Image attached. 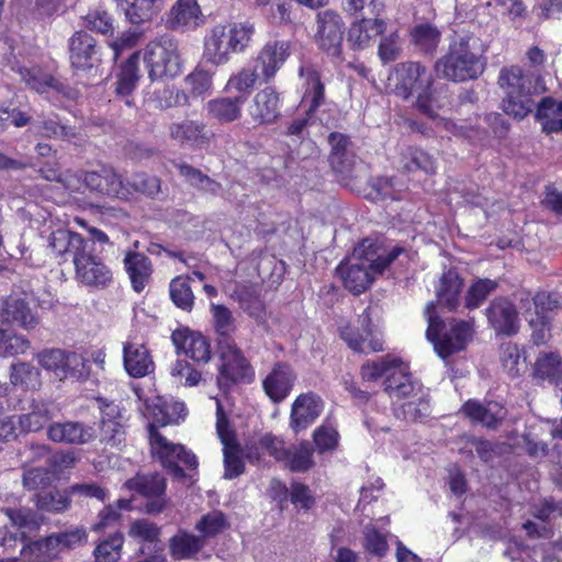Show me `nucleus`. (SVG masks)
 Returning a JSON list of instances; mask_svg holds the SVG:
<instances>
[{
  "label": "nucleus",
  "mask_w": 562,
  "mask_h": 562,
  "mask_svg": "<svg viewBox=\"0 0 562 562\" xmlns=\"http://www.w3.org/2000/svg\"><path fill=\"white\" fill-rule=\"evenodd\" d=\"M300 75L305 77L306 85L301 106L307 116H313L325 102V87L321 81L319 74L311 67H301Z\"/></svg>",
  "instance_id": "36"
},
{
  "label": "nucleus",
  "mask_w": 562,
  "mask_h": 562,
  "mask_svg": "<svg viewBox=\"0 0 562 562\" xmlns=\"http://www.w3.org/2000/svg\"><path fill=\"white\" fill-rule=\"evenodd\" d=\"M290 56V44L285 41L268 42L259 52L255 66L265 82L270 81Z\"/></svg>",
  "instance_id": "20"
},
{
  "label": "nucleus",
  "mask_w": 562,
  "mask_h": 562,
  "mask_svg": "<svg viewBox=\"0 0 562 562\" xmlns=\"http://www.w3.org/2000/svg\"><path fill=\"white\" fill-rule=\"evenodd\" d=\"M205 543L199 535L186 530H179L169 543L170 554L175 560H188L198 554Z\"/></svg>",
  "instance_id": "41"
},
{
  "label": "nucleus",
  "mask_w": 562,
  "mask_h": 562,
  "mask_svg": "<svg viewBox=\"0 0 562 562\" xmlns=\"http://www.w3.org/2000/svg\"><path fill=\"white\" fill-rule=\"evenodd\" d=\"M123 542L122 533H114L102 541L94 550L97 562H116L121 555Z\"/></svg>",
  "instance_id": "64"
},
{
  "label": "nucleus",
  "mask_w": 562,
  "mask_h": 562,
  "mask_svg": "<svg viewBox=\"0 0 562 562\" xmlns=\"http://www.w3.org/2000/svg\"><path fill=\"white\" fill-rule=\"evenodd\" d=\"M255 34L250 22H233L215 25L205 37L204 57L215 66L224 65L234 53L244 52Z\"/></svg>",
  "instance_id": "6"
},
{
  "label": "nucleus",
  "mask_w": 562,
  "mask_h": 562,
  "mask_svg": "<svg viewBox=\"0 0 562 562\" xmlns=\"http://www.w3.org/2000/svg\"><path fill=\"white\" fill-rule=\"evenodd\" d=\"M21 80L32 90L44 93L48 89L59 90L60 82L54 78L50 74L45 72L38 67L19 68Z\"/></svg>",
  "instance_id": "47"
},
{
  "label": "nucleus",
  "mask_w": 562,
  "mask_h": 562,
  "mask_svg": "<svg viewBox=\"0 0 562 562\" xmlns=\"http://www.w3.org/2000/svg\"><path fill=\"white\" fill-rule=\"evenodd\" d=\"M36 132L46 138L59 139L81 146L85 138L75 126L64 124L57 115H48L34 124Z\"/></svg>",
  "instance_id": "32"
},
{
  "label": "nucleus",
  "mask_w": 562,
  "mask_h": 562,
  "mask_svg": "<svg viewBox=\"0 0 562 562\" xmlns=\"http://www.w3.org/2000/svg\"><path fill=\"white\" fill-rule=\"evenodd\" d=\"M213 71L196 67L189 74L184 81L192 97H203L211 93L213 89Z\"/></svg>",
  "instance_id": "58"
},
{
  "label": "nucleus",
  "mask_w": 562,
  "mask_h": 562,
  "mask_svg": "<svg viewBox=\"0 0 562 562\" xmlns=\"http://www.w3.org/2000/svg\"><path fill=\"white\" fill-rule=\"evenodd\" d=\"M501 362L504 370L513 378L519 376L526 370V358L521 357L516 344L507 342L501 347Z\"/></svg>",
  "instance_id": "55"
},
{
  "label": "nucleus",
  "mask_w": 562,
  "mask_h": 562,
  "mask_svg": "<svg viewBox=\"0 0 562 562\" xmlns=\"http://www.w3.org/2000/svg\"><path fill=\"white\" fill-rule=\"evenodd\" d=\"M216 431L221 439L224 454V477L232 480L245 471V464L240 456V447L236 441L235 432L229 428V422L224 413L220 400L216 398Z\"/></svg>",
  "instance_id": "14"
},
{
  "label": "nucleus",
  "mask_w": 562,
  "mask_h": 562,
  "mask_svg": "<svg viewBox=\"0 0 562 562\" xmlns=\"http://www.w3.org/2000/svg\"><path fill=\"white\" fill-rule=\"evenodd\" d=\"M5 516L10 520L15 531H7L1 539V546L4 548V552L14 551L18 544L25 543L26 538L34 531H36L42 519L40 515L30 508L12 509L7 508L4 510Z\"/></svg>",
  "instance_id": "15"
},
{
  "label": "nucleus",
  "mask_w": 562,
  "mask_h": 562,
  "mask_svg": "<svg viewBox=\"0 0 562 562\" xmlns=\"http://www.w3.org/2000/svg\"><path fill=\"white\" fill-rule=\"evenodd\" d=\"M532 376L548 380L555 386L562 381V357L558 352H540L535 361Z\"/></svg>",
  "instance_id": "39"
},
{
  "label": "nucleus",
  "mask_w": 562,
  "mask_h": 562,
  "mask_svg": "<svg viewBox=\"0 0 562 562\" xmlns=\"http://www.w3.org/2000/svg\"><path fill=\"white\" fill-rule=\"evenodd\" d=\"M314 449L308 441H302L297 446L288 448V458L283 460V464L292 472H306L313 465Z\"/></svg>",
  "instance_id": "49"
},
{
  "label": "nucleus",
  "mask_w": 562,
  "mask_h": 562,
  "mask_svg": "<svg viewBox=\"0 0 562 562\" xmlns=\"http://www.w3.org/2000/svg\"><path fill=\"white\" fill-rule=\"evenodd\" d=\"M124 270L127 273L132 289L140 293L153 274V263L150 259L143 252L128 250L123 259Z\"/></svg>",
  "instance_id": "31"
},
{
  "label": "nucleus",
  "mask_w": 562,
  "mask_h": 562,
  "mask_svg": "<svg viewBox=\"0 0 562 562\" xmlns=\"http://www.w3.org/2000/svg\"><path fill=\"white\" fill-rule=\"evenodd\" d=\"M486 50L485 43L473 32L454 33L435 69L440 77L453 82L475 80L486 69Z\"/></svg>",
  "instance_id": "1"
},
{
  "label": "nucleus",
  "mask_w": 562,
  "mask_h": 562,
  "mask_svg": "<svg viewBox=\"0 0 562 562\" xmlns=\"http://www.w3.org/2000/svg\"><path fill=\"white\" fill-rule=\"evenodd\" d=\"M47 438L57 443L82 446L95 438L92 426L81 422L53 423L47 427Z\"/></svg>",
  "instance_id": "21"
},
{
  "label": "nucleus",
  "mask_w": 562,
  "mask_h": 562,
  "mask_svg": "<svg viewBox=\"0 0 562 562\" xmlns=\"http://www.w3.org/2000/svg\"><path fill=\"white\" fill-rule=\"evenodd\" d=\"M401 168L406 172L423 170L426 173H434L436 166L434 158L420 148L408 147L401 155Z\"/></svg>",
  "instance_id": "50"
},
{
  "label": "nucleus",
  "mask_w": 562,
  "mask_h": 562,
  "mask_svg": "<svg viewBox=\"0 0 562 562\" xmlns=\"http://www.w3.org/2000/svg\"><path fill=\"white\" fill-rule=\"evenodd\" d=\"M74 278L83 288L101 291L114 283V273L104 259L93 252V243H89L75 257Z\"/></svg>",
  "instance_id": "8"
},
{
  "label": "nucleus",
  "mask_w": 562,
  "mask_h": 562,
  "mask_svg": "<svg viewBox=\"0 0 562 562\" xmlns=\"http://www.w3.org/2000/svg\"><path fill=\"white\" fill-rule=\"evenodd\" d=\"M339 333L348 347L357 352L370 353L383 350L381 335L372 325L369 308L358 316L357 326H342Z\"/></svg>",
  "instance_id": "13"
},
{
  "label": "nucleus",
  "mask_w": 562,
  "mask_h": 562,
  "mask_svg": "<svg viewBox=\"0 0 562 562\" xmlns=\"http://www.w3.org/2000/svg\"><path fill=\"white\" fill-rule=\"evenodd\" d=\"M19 552L24 557V562H52L57 555L53 547L48 546L47 537L41 541L23 544Z\"/></svg>",
  "instance_id": "61"
},
{
  "label": "nucleus",
  "mask_w": 562,
  "mask_h": 562,
  "mask_svg": "<svg viewBox=\"0 0 562 562\" xmlns=\"http://www.w3.org/2000/svg\"><path fill=\"white\" fill-rule=\"evenodd\" d=\"M58 409L53 402L33 400L30 412L18 416L22 431H38L57 416Z\"/></svg>",
  "instance_id": "34"
},
{
  "label": "nucleus",
  "mask_w": 562,
  "mask_h": 562,
  "mask_svg": "<svg viewBox=\"0 0 562 562\" xmlns=\"http://www.w3.org/2000/svg\"><path fill=\"white\" fill-rule=\"evenodd\" d=\"M125 486L150 499L145 505L148 514L161 513L166 506V481L158 473L137 474L125 482Z\"/></svg>",
  "instance_id": "17"
},
{
  "label": "nucleus",
  "mask_w": 562,
  "mask_h": 562,
  "mask_svg": "<svg viewBox=\"0 0 562 562\" xmlns=\"http://www.w3.org/2000/svg\"><path fill=\"white\" fill-rule=\"evenodd\" d=\"M149 438L151 450L158 457L164 468H166L176 479H186L187 475L179 462H182L189 470L198 468L195 454L188 451L182 445L173 443L167 440L156 430L154 425L149 426Z\"/></svg>",
  "instance_id": "11"
},
{
  "label": "nucleus",
  "mask_w": 562,
  "mask_h": 562,
  "mask_svg": "<svg viewBox=\"0 0 562 562\" xmlns=\"http://www.w3.org/2000/svg\"><path fill=\"white\" fill-rule=\"evenodd\" d=\"M11 371V383L20 385L25 389H34L40 384V372L38 370L26 362H19L12 364Z\"/></svg>",
  "instance_id": "62"
},
{
  "label": "nucleus",
  "mask_w": 562,
  "mask_h": 562,
  "mask_svg": "<svg viewBox=\"0 0 562 562\" xmlns=\"http://www.w3.org/2000/svg\"><path fill=\"white\" fill-rule=\"evenodd\" d=\"M144 60L150 79L176 77L180 72L178 43L168 36L150 42L145 49Z\"/></svg>",
  "instance_id": "10"
},
{
  "label": "nucleus",
  "mask_w": 562,
  "mask_h": 562,
  "mask_svg": "<svg viewBox=\"0 0 562 562\" xmlns=\"http://www.w3.org/2000/svg\"><path fill=\"white\" fill-rule=\"evenodd\" d=\"M211 311L217 334V346L224 340H234L232 333L235 331V319L232 312L226 306L216 304H212Z\"/></svg>",
  "instance_id": "56"
},
{
  "label": "nucleus",
  "mask_w": 562,
  "mask_h": 562,
  "mask_svg": "<svg viewBox=\"0 0 562 562\" xmlns=\"http://www.w3.org/2000/svg\"><path fill=\"white\" fill-rule=\"evenodd\" d=\"M161 180L156 176L144 172H137L124 180V188L128 191V196L134 192L143 193L154 198L160 192Z\"/></svg>",
  "instance_id": "53"
},
{
  "label": "nucleus",
  "mask_w": 562,
  "mask_h": 562,
  "mask_svg": "<svg viewBox=\"0 0 562 562\" xmlns=\"http://www.w3.org/2000/svg\"><path fill=\"white\" fill-rule=\"evenodd\" d=\"M323 411L322 398L312 393H304L296 397L291 407L290 425L295 432L306 429L313 424Z\"/></svg>",
  "instance_id": "24"
},
{
  "label": "nucleus",
  "mask_w": 562,
  "mask_h": 562,
  "mask_svg": "<svg viewBox=\"0 0 562 562\" xmlns=\"http://www.w3.org/2000/svg\"><path fill=\"white\" fill-rule=\"evenodd\" d=\"M0 322L18 325L25 330H31L37 326L38 317L32 312L24 299L18 295H10L5 299H0Z\"/></svg>",
  "instance_id": "23"
},
{
  "label": "nucleus",
  "mask_w": 562,
  "mask_h": 562,
  "mask_svg": "<svg viewBox=\"0 0 562 562\" xmlns=\"http://www.w3.org/2000/svg\"><path fill=\"white\" fill-rule=\"evenodd\" d=\"M411 37L412 43L419 52L432 54L441 41V32L436 25L424 22L412 29Z\"/></svg>",
  "instance_id": "46"
},
{
  "label": "nucleus",
  "mask_w": 562,
  "mask_h": 562,
  "mask_svg": "<svg viewBox=\"0 0 562 562\" xmlns=\"http://www.w3.org/2000/svg\"><path fill=\"white\" fill-rule=\"evenodd\" d=\"M497 288V282L491 279H477L469 288L465 295V307H479Z\"/></svg>",
  "instance_id": "60"
},
{
  "label": "nucleus",
  "mask_w": 562,
  "mask_h": 562,
  "mask_svg": "<svg viewBox=\"0 0 562 562\" xmlns=\"http://www.w3.org/2000/svg\"><path fill=\"white\" fill-rule=\"evenodd\" d=\"M296 373L292 367L284 362H277L262 381V387L268 397L274 402H282L291 392Z\"/></svg>",
  "instance_id": "22"
},
{
  "label": "nucleus",
  "mask_w": 562,
  "mask_h": 562,
  "mask_svg": "<svg viewBox=\"0 0 562 562\" xmlns=\"http://www.w3.org/2000/svg\"><path fill=\"white\" fill-rule=\"evenodd\" d=\"M487 321L496 334L512 336L519 329L516 306L505 297L494 299L485 311Z\"/></svg>",
  "instance_id": "19"
},
{
  "label": "nucleus",
  "mask_w": 562,
  "mask_h": 562,
  "mask_svg": "<svg viewBox=\"0 0 562 562\" xmlns=\"http://www.w3.org/2000/svg\"><path fill=\"white\" fill-rule=\"evenodd\" d=\"M217 347L222 361L218 368V386L225 389L238 382H251L254 371L235 340H224Z\"/></svg>",
  "instance_id": "12"
},
{
  "label": "nucleus",
  "mask_w": 562,
  "mask_h": 562,
  "mask_svg": "<svg viewBox=\"0 0 562 562\" xmlns=\"http://www.w3.org/2000/svg\"><path fill=\"white\" fill-rule=\"evenodd\" d=\"M149 108L166 111L173 108L189 105V94L175 86L156 87L147 92L145 99Z\"/></svg>",
  "instance_id": "37"
},
{
  "label": "nucleus",
  "mask_w": 562,
  "mask_h": 562,
  "mask_svg": "<svg viewBox=\"0 0 562 562\" xmlns=\"http://www.w3.org/2000/svg\"><path fill=\"white\" fill-rule=\"evenodd\" d=\"M425 313L428 321L427 339L434 345L435 351L440 358L447 359L463 350L472 339L473 319L450 318L443 321L437 315L435 302L427 304Z\"/></svg>",
  "instance_id": "3"
},
{
  "label": "nucleus",
  "mask_w": 562,
  "mask_h": 562,
  "mask_svg": "<svg viewBox=\"0 0 562 562\" xmlns=\"http://www.w3.org/2000/svg\"><path fill=\"white\" fill-rule=\"evenodd\" d=\"M170 297L175 305L183 311L190 312L194 304V295L190 286L189 277H176L169 285Z\"/></svg>",
  "instance_id": "54"
},
{
  "label": "nucleus",
  "mask_w": 562,
  "mask_h": 562,
  "mask_svg": "<svg viewBox=\"0 0 562 562\" xmlns=\"http://www.w3.org/2000/svg\"><path fill=\"white\" fill-rule=\"evenodd\" d=\"M139 54L134 53L130 58L122 65L121 71L117 76L115 92L117 95L128 97L139 79L138 74Z\"/></svg>",
  "instance_id": "48"
},
{
  "label": "nucleus",
  "mask_w": 562,
  "mask_h": 562,
  "mask_svg": "<svg viewBox=\"0 0 562 562\" xmlns=\"http://www.w3.org/2000/svg\"><path fill=\"white\" fill-rule=\"evenodd\" d=\"M70 503L71 499L66 491L54 490L36 495V506L49 513L65 512L69 508Z\"/></svg>",
  "instance_id": "59"
},
{
  "label": "nucleus",
  "mask_w": 562,
  "mask_h": 562,
  "mask_svg": "<svg viewBox=\"0 0 562 562\" xmlns=\"http://www.w3.org/2000/svg\"><path fill=\"white\" fill-rule=\"evenodd\" d=\"M158 0H119L126 18L133 24L150 21L157 12L155 3Z\"/></svg>",
  "instance_id": "51"
},
{
  "label": "nucleus",
  "mask_w": 562,
  "mask_h": 562,
  "mask_svg": "<svg viewBox=\"0 0 562 562\" xmlns=\"http://www.w3.org/2000/svg\"><path fill=\"white\" fill-rule=\"evenodd\" d=\"M81 184L92 192L126 200L128 191L124 179L111 167L102 166L99 170L79 171L66 176L65 186L71 191H79Z\"/></svg>",
  "instance_id": "9"
},
{
  "label": "nucleus",
  "mask_w": 562,
  "mask_h": 562,
  "mask_svg": "<svg viewBox=\"0 0 562 562\" xmlns=\"http://www.w3.org/2000/svg\"><path fill=\"white\" fill-rule=\"evenodd\" d=\"M68 52L70 65L75 69L86 71L101 64L100 47L86 31H77L69 37Z\"/></svg>",
  "instance_id": "16"
},
{
  "label": "nucleus",
  "mask_w": 562,
  "mask_h": 562,
  "mask_svg": "<svg viewBox=\"0 0 562 562\" xmlns=\"http://www.w3.org/2000/svg\"><path fill=\"white\" fill-rule=\"evenodd\" d=\"M345 24L340 15L325 10L317 15L316 40L319 47L328 55L338 57L341 53Z\"/></svg>",
  "instance_id": "18"
},
{
  "label": "nucleus",
  "mask_w": 562,
  "mask_h": 562,
  "mask_svg": "<svg viewBox=\"0 0 562 562\" xmlns=\"http://www.w3.org/2000/svg\"><path fill=\"white\" fill-rule=\"evenodd\" d=\"M245 102V98H218L207 102L206 109L210 115L220 122H233L240 117L241 105Z\"/></svg>",
  "instance_id": "45"
},
{
  "label": "nucleus",
  "mask_w": 562,
  "mask_h": 562,
  "mask_svg": "<svg viewBox=\"0 0 562 562\" xmlns=\"http://www.w3.org/2000/svg\"><path fill=\"white\" fill-rule=\"evenodd\" d=\"M128 536L138 542L157 543L160 528L148 519H136L130 525Z\"/></svg>",
  "instance_id": "63"
},
{
  "label": "nucleus",
  "mask_w": 562,
  "mask_h": 562,
  "mask_svg": "<svg viewBox=\"0 0 562 562\" xmlns=\"http://www.w3.org/2000/svg\"><path fill=\"white\" fill-rule=\"evenodd\" d=\"M47 243L56 258H63L64 260L71 258L74 262L77 254L81 252V248H85L90 241L78 233L58 228L49 234Z\"/></svg>",
  "instance_id": "27"
},
{
  "label": "nucleus",
  "mask_w": 562,
  "mask_h": 562,
  "mask_svg": "<svg viewBox=\"0 0 562 562\" xmlns=\"http://www.w3.org/2000/svg\"><path fill=\"white\" fill-rule=\"evenodd\" d=\"M100 440L111 447H119L125 441V430L121 424V413L117 405L103 403L101 405Z\"/></svg>",
  "instance_id": "30"
},
{
  "label": "nucleus",
  "mask_w": 562,
  "mask_h": 562,
  "mask_svg": "<svg viewBox=\"0 0 562 562\" xmlns=\"http://www.w3.org/2000/svg\"><path fill=\"white\" fill-rule=\"evenodd\" d=\"M401 252V247L386 251L379 243L366 238L353 248L351 257L341 262L336 270L347 290L353 294H361L375 276L382 273Z\"/></svg>",
  "instance_id": "2"
},
{
  "label": "nucleus",
  "mask_w": 562,
  "mask_h": 562,
  "mask_svg": "<svg viewBox=\"0 0 562 562\" xmlns=\"http://www.w3.org/2000/svg\"><path fill=\"white\" fill-rule=\"evenodd\" d=\"M173 166L186 182L196 190L211 194L212 196L217 195L221 191V183L203 173L200 169L187 162H175Z\"/></svg>",
  "instance_id": "42"
},
{
  "label": "nucleus",
  "mask_w": 562,
  "mask_h": 562,
  "mask_svg": "<svg viewBox=\"0 0 562 562\" xmlns=\"http://www.w3.org/2000/svg\"><path fill=\"white\" fill-rule=\"evenodd\" d=\"M231 296L250 317L260 318L262 316L265 306L257 286L237 283Z\"/></svg>",
  "instance_id": "43"
},
{
  "label": "nucleus",
  "mask_w": 562,
  "mask_h": 562,
  "mask_svg": "<svg viewBox=\"0 0 562 562\" xmlns=\"http://www.w3.org/2000/svg\"><path fill=\"white\" fill-rule=\"evenodd\" d=\"M123 360L126 372L133 378H143L154 370V362L144 345L125 344Z\"/></svg>",
  "instance_id": "38"
},
{
  "label": "nucleus",
  "mask_w": 562,
  "mask_h": 562,
  "mask_svg": "<svg viewBox=\"0 0 562 562\" xmlns=\"http://www.w3.org/2000/svg\"><path fill=\"white\" fill-rule=\"evenodd\" d=\"M202 12L196 0H178L170 9L167 26L175 31H184L200 24Z\"/></svg>",
  "instance_id": "33"
},
{
  "label": "nucleus",
  "mask_w": 562,
  "mask_h": 562,
  "mask_svg": "<svg viewBox=\"0 0 562 562\" xmlns=\"http://www.w3.org/2000/svg\"><path fill=\"white\" fill-rule=\"evenodd\" d=\"M498 85L505 93L502 106L506 114L521 120L533 109V94L539 92L538 79L518 66L505 67L498 76Z\"/></svg>",
  "instance_id": "4"
},
{
  "label": "nucleus",
  "mask_w": 562,
  "mask_h": 562,
  "mask_svg": "<svg viewBox=\"0 0 562 562\" xmlns=\"http://www.w3.org/2000/svg\"><path fill=\"white\" fill-rule=\"evenodd\" d=\"M462 285V279L456 271L449 270L443 273L437 288L435 305L446 306L449 311L454 310L459 305Z\"/></svg>",
  "instance_id": "40"
},
{
  "label": "nucleus",
  "mask_w": 562,
  "mask_h": 562,
  "mask_svg": "<svg viewBox=\"0 0 562 562\" xmlns=\"http://www.w3.org/2000/svg\"><path fill=\"white\" fill-rule=\"evenodd\" d=\"M48 546H52L55 552L61 550L75 549L87 541V532L82 527H75L69 530L55 532L48 537Z\"/></svg>",
  "instance_id": "52"
},
{
  "label": "nucleus",
  "mask_w": 562,
  "mask_h": 562,
  "mask_svg": "<svg viewBox=\"0 0 562 562\" xmlns=\"http://www.w3.org/2000/svg\"><path fill=\"white\" fill-rule=\"evenodd\" d=\"M330 145L329 164L333 170L340 175H349L357 164L355 146L347 135L331 133L328 136Z\"/></svg>",
  "instance_id": "25"
},
{
  "label": "nucleus",
  "mask_w": 562,
  "mask_h": 562,
  "mask_svg": "<svg viewBox=\"0 0 562 562\" xmlns=\"http://www.w3.org/2000/svg\"><path fill=\"white\" fill-rule=\"evenodd\" d=\"M250 116L257 124L273 123L280 116V94L272 87L258 91L250 105Z\"/></svg>",
  "instance_id": "28"
},
{
  "label": "nucleus",
  "mask_w": 562,
  "mask_h": 562,
  "mask_svg": "<svg viewBox=\"0 0 562 562\" xmlns=\"http://www.w3.org/2000/svg\"><path fill=\"white\" fill-rule=\"evenodd\" d=\"M386 30V23L378 16L362 18L360 21L350 25L347 42L352 49H364L369 47L373 40L382 35Z\"/></svg>",
  "instance_id": "29"
},
{
  "label": "nucleus",
  "mask_w": 562,
  "mask_h": 562,
  "mask_svg": "<svg viewBox=\"0 0 562 562\" xmlns=\"http://www.w3.org/2000/svg\"><path fill=\"white\" fill-rule=\"evenodd\" d=\"M361 375L367 381H375L385 376L384 391L391 398H405L416 390V383L413 381L407 366L391 356L367 361L361 367Z\"/></svg>",
  "instance_id": "7"
},
{
  "label": "nucleus",
  "mask_w": 562,
  "mask_h": 562,
  "mask_svg": "<svg viewBox=\"0 0 562 562\" xmlns=\"http://www.w3.org/2000/svg\"><path fill=\"white\" fill-rule=\"evenodd\" d=\"M537 119L547 133L562 131V102L550 97L543 98L537 108Z\"/></svg>",
  "instance_id": "44"
},
{
  "label": "nucleus",
  "mask_w": 562,
  "mask_h": 562,
  "mask_svg": "<svg viewBox=\"0 0 562 562\" xmlns=\"http://www.w3.org/2000/svg\"><path fill=\"white\" fill-rule=\"evenodd\" d=\"M169 137L181 144L201 148L207 143L205 125L200 121L172 122L168 127Z\"/></svg>",
  "instance_id": "35"
},
{
  "label": "nucleus",
  "mask_w": 562,
  "mask_h": 562,
  "mask_svg": "<svg viewBox=\"0 0 562 562\" xmlns=\"http://www.w3.org/2000/svg\"><path fill=\"white\" fill-rule=\"evenodd\" d=\"M390 81H394V92L403 98L416 97L417 109L429 117L436 116L431 101L434 82L431 71L417 61L400 63L394 67Z\"/></svg>",
  "instance_id": "5"
},
{
  "label": "nucleus",
  "mask_w": 562,
  "mask_h": 562,
  "mask_svg": "<svg viewBox=\"0 0 562 562\" xmlns=\"http://www.w3.org/2000/svg\"><path fill=\"white\" fill-rule=\"evenodd\" d=\"M226 519L222 512L213 510L203 515L200 520L195 524V530L199 532V537L203 538V542L211 538H214L226 528Z\"/></svg>",
  "instance_id": "57"
},
{
  "label": "nucleus",
  "mask_w": 562,
  "mask_h": 562,
  "mask_svg": "<svg viewBox=\"0 0 562 562\" xmlns=\"http://www.w3.org/2000/svg\"><path fill=\"white\" fill-rule=\"evenodd\" d=\"M462 412L472 422L479 423L488 429H497L507 416V409L498 402L481 403L469 400L462 406Z\"/></svg>",
  "instance_id": "26"
}]
</instances>
